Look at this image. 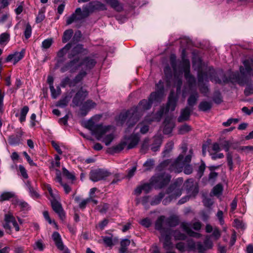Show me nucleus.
<instances>
[{
    "mask_svg": "<svg viewBox=\"0 0 253 253\" xmlns=\"http://www.w3.org/2000/svg\"><path fill=\"white\" fill-rule=\"evenodd\" d=\"M4 219L5 223L3 224V227L6 231H7L8 233H10L11 232V226H10V223L12 224L16 232L20 230L19 226L15 219V218L12 214L8 213L5 214Z\"/></svg>",
    "mask_w": 253,
    "mask_h": 253,
    "instance_id": "obj_14",
    "label": "nucleus"
},
{
    "mask_svg": "<svg viewBox=\"0 0 253 253\" xmlns=\"http://www.w3.org/2000/svg\"><path fill=\"white\" fill-rule=\"evenodd\" d=\"M190 154L185 157L183 154H180L174 160H166L161 163L156 168L159 172H162L163 170H169L170 171H174L179 173L183 170L185 163H190L192 157V151H189Z\"/></svg>",
    "mask_w": 253,
    "mask_h": 253,
    "instance_id": "obj_1",
    "label": "nucleus"
},
{
    "mask_svg": "<svg viewBox=\"0 0 253 253\" xmlns=\"http://www.w3.org/2000/svg\"><path fill=\"white\" fill-rule=\"evenodd\" d=\"M86 75L87 72L85 71H80L72 80V84H74V87L81 82Z\"/></svg>",
    "mask_w": 253,
    "mask_h": 253,
    "instance_id": "obj_38",
    "label": "nucleus"
},
{
    "mask_svg": "<svg viewBox=\"0 0 253 253\" xmlns=\"http://www.w3.org/2000/svg\"><path fill=\"white\" fill-rule=\"evenodd\" d=\"M88 91L81 86L74 96L72 103L76 106H80L88 96Z\"/></svg>",
    "mask_w": 253,
    "mask_h": 253,
    "instance_id": "obj_17",
    "label": "nucleus"
},
{
    "mask_svg": "<svg viewBox=\"0 0 253 253\" xmlns=\"http://www.w3.org/2000/svg\"><path fill=\"white\" fill-rule=\"evenodd\" d=\"M29 108L27 106H25L21 109L19 118V121L21 123H23L25 121L26 117L29 112Z\"/></svg>",
    "mask_w": 253,
    "mask_h": 253,
    "instance_id": "obj_47",
    "label": "nucleus"
},
{
    "mask_svg": "<svg viewBox=\"0 0 253 253\" xmlns=\"http://www.w3.org/2000/svg\"><path fill=\"white\" fill-rule=\"evenodd\" d=\"M14 194L10 192H5L1 193L0 196V201L3 202L4 201L9 200L11 198L14 197Z\"/></svg>",
    "mask_w": 253,
    "mask_h": 253,
    "instance_id": "obj_53",
    "label": "nucleus"
},
{
    "mask_svg": "<svg viewBox=\"0 0 253 253\" xmlns=\"http://www.w3.org/2000/svg\"><path fill=\"white\" fill-rule=\"evenodd\" d=\"M163 136L161 134L155 135L154 137V142L152 144L151 150L153 152L159 150L163 142Z\"/></svg>",
    "mask_w": 253,
    "mask_h": 253,
    "instance_id": "obj_31",
    "label": "nucleus"
},
{
    "mask_svg": "<svg viewBox=\"0 0 253 253\" xmlns=\"http://www.w3.org/2000/svg\"><path fill=\"white\" fill-rule=\"evenodd\" d=\"M103 1L118 12L123 10V5L118 0H103Z\"/></svg>",
    "mask_w": 253,
    "mask_h": 253,
    "instance_id": "obj_34",
    "label": "nucleus"
},
{
    "mask_svg": "<svg viewBox=\"0 0 253 253\" xmlns=\"http://www.w3.org/2000/svg\"><path fill=\"white\" fill-rule=\"evenodd\" d=\"M183 180L182 178L176 179L168 188L166 194L169 196L162 201L163 205L169 204L173 199H175L182 194V185Z\"/></svg>",
    "mask_w": 253,
    "mask_h": 253,
    "instance_id": "obj_4",
    "label": "nucleus"
},
{
    "mask_svg": "<svg viewBox=\"0 0 253 253\" xmlns=\"http://www.w3.org/2000/svg\"><path fill=\"white\" fill-rule=\"evenodd\" d=\"M242 75L241 76L238 72L232 73L228 79L229 82L230 81L232 83H237L240 85L244 86L247 85V86L244 90V93L246 96H249L253 94V84H252L251 79H249L245 73L244 74L241 73ZM251 75V74H249Z\"/></svg>",
    "mask_w": 253,
    "mask_h": 253,
    "instance_id": "obj_3",
    "label": "nucleus"
},
{
    "mask_svg": "<svg viewBox=\"0 0 253 253\" xmlns=\"http://www.w3.org/2000/svg\"><path fill=\"white\" fill-rule=\"evenodd\" d=\"M126 145V142H121L117 145L108 148L107 152L110 154L118 153L122 151Z\"/></svg>",
    "mask_w": 253,
    "mask_h": 253,
    "instance_id": "obj_36",
    "label": "nucleus"
},
{
    "mask_svg": "<svg viewBox=\"0 0 253 253\" xmlns=\"http://www.w3.org/2000/svg\"><path fill=\"white\" fill-rule=\"evenodd\" d=\"M208 74H209L210 80L212 82L219 84H222V83L226 84L229 82L228 79L225 75H223L222 80L219 79L217 76V73H216L215 70L211 67L209 68L208 73L203 72L201 71L200 69H199L197 75L198 85L200 87V92L205 96L207 95L209 92V88L207 86L203 84V83L204 81L207 82L209 81Z\"/></svg>",
    "mask_w": 253,
    "mask_h": 253,
    "instance_id": "obj_2",
    "label": "nucleus"
},
{
    "mask_svg": "<svg viewBox=\"0 0 253 253\" xmlns=\"http://www.w3.org/2000/svg\"><path fill=\"white\" fill-rule=\"evenodd\" d=\"M151 184L155 189H161L169 182L171 176L169 174L162 172L151 177Z\"/></svg>",
    "mask_w": 253,
    "mask_h": 253,
    "instance_id": "obj_7",
    "label": "nucleus"
},
{
    "mask_svg": "<svg viewBox=\"0 0 253 253\" xmlns=\"http://www.w3.org/2000/svg\"><path fill=\"white\" fill-rule=\"evenodd\" d=\"M163 114L162 111H158L155 115L156 117H153V115L147 116L144 121L138 125L137 127L139 126H141L140 132L142 134L146 133L149 130V125L151 124L152 122L154 121H160L161 117Z\"/></svg>",
    "mask_w": 253,
    "mask_h": 253,
    "instance_id": "obj_9",
    "label": "nucleus"
},
{
    "mask_svg": "<svg viewBox=\"0 0 253 253\" xmlns=\"http://www.w3.org/2000/svg\"><path fill=\"white\" fill-rule=\"evenodd\" d=\"M80 67H81V62H80V58L76 57L62 66L60 69V71L61 73H64L67 71H70L71 73H74Z\"/></svg>",
    "mask_w": 253,
    "mask_h": 253,
    "instance_id": "obj_15",
    "label": "nucleus"
},
{
    "mask_svg": "<svg viewBox=\"0 0 253 253\" xmlns=\"http://www.w3.org/2000/svg\"><path fill=\"white\" fill-rule=\"evenodd\" d=\"M206 164H205V162L203 160H201V164L198 167V168L196 170L197 171L196 177L198 179H200L203 175L204 171L206 169Z\"/></svg>",
    "mask_w": 253,
    "mask_h": 253,
    "instance_id": "obj_46",
    "label": "nucleus"
},
{
    "mask_svg": "<svg viewBox=\"0 0 253 253\" xmlns=\"http://www.w3.org/2000/svg\"><path fill=\"white\" fill-rule=\"evenodd\" d=\"M183 70L184 73V77L188 83L190 89H192L196 85V79L190 73V61L187 59L182 58Z\"/></svg>",
    "mask_w": 253,
    "mask_h": 253,
    "instance_id": "obj_11",
    "label": "nucleus"
},
{
    "mask_svg": "<svg viewBox=\"0 0 253 253\" xmlns=\"http://www.w3.org/2000/svg\"><path fill=\"white\" fill-rule=\"evenodd\" d=\"M179 94L176 93L175 94L174 92L172 90L170 91L167 106L168 111H173L175 110Z\"/></svg>",
    "mask_w": 253,
    "mask_h": 253,
    "instance_id": "obj_21",
    "label": "nucleus"
},
{
    "mask_svg": "<svg viewBox=\"0 0 253 253\" xmlns=\"http://www.w3.org/2000/svg\"><path fill=\"white\" fill-rule=\"evenodd\" d=\"M167 226L168 227H174L179 224V218L176 216H170L168 218H166Z\"/></svg>",
    "mask_w": 253,
    "mask_h": 253,
    "instance_id": "obj_39",
    "label": "nucleus"
},
{
    "mask_svg": "<svg viewBox=\"0 0 253 253\" xmlns=\"http://www.w3.org/2000/svg\"><path fill=\"white\" fill-rule=\"evenodd\" d=\"M131 244V241L128 239H123L121 241V247L119 253H128L127 247Z\"/></svg>",
    "mask_w": 253,
    "mask_h": 253,
    "instance_id": "obj_41",
    "label": "nucleus"
},
{
    "mask_svg": "<svg viewBox=\"0 0 253 253\" xmlns=\"http://www.w3.org/2000/svg\"><path fill=\"white\" fill-rule=\"evenodd\" d=\"M155 227L161 234L160 240L165 239L167 235L171 236V230L170 228L167 227L165 216L161 215L158 218L155 222Z\"/></svg>",
    "mask_w": 253,
    "mask_h": 253,
    "instance_id": "obj_8",
    "label": "nucleus"
},
{
    "mask_svg": "<svg viewBox=\"0 0 253 253\" xmlns=\"http://www.w3.org/2000/svg\"><path fill=\"white\" fill-rule=\"evenodd\" d=\"M96 105V103L92 100H87L83 104V106L81 108L82 115L84 116H85L88 111L91 108L95 107Z\"/></svg>",
    "mask_w": 253,
    "mask_h": 253,
    "instance_id": "obj_32",
    "label": "nucleus"
},
{
    "mask_svg": "<svg viewBox=\"0 0 253 253\" xmlns=\"http://www.w3.org/2000/svg\"><path fill=\"white\" fill-rule=\"evenodd\" d=\"M86 17L87 16H85L84 10L83 9L82 10L81 8L78 7L75 10V12L67 18L66 24L70 25L74 22L81 21Z\"/></svg>",
    "mask_w": 253,
    "mask_h": 253,
    "instance_id": "obj_16",
    "label": "nucleus"
},
{
    "mask_svg": "<svg viewBox=\"0 0 253 253\" xmlns=\"http://www.w3.org/2000/svg\"><path fill=\"white\" fill-rule=\"evenodd\" d=\"M72 44L71 42H69L66 44L63 48L60 49L57 52V56L59 58L63 57L66 55L72 47Z\"/></svg>",
    "mask_w": 253,
    "mask_h": 253,
    "instance_id": "obj_42",
    "label": "nucleus"
},
{
    "mask_svg": "<svg viewBox=\"0 0 253 253\" xmlns=\"http://www.w3.org/2000/svg\"><path fill=\"white\" fill-rule=\"evenodd\" d=\"M245 68L242 66L240 67V71L242 74H251L253 71V58L247 59L243 62Z\"/></svg>",
    "mask_w": 253,
    "mask_h": 253,
    "instance_id": "obj_26",
    "label": "nucleus"
},
{
    "mask_svg": "<svg viewBox=\"0 0 253 253\" xmlns=\"http://www.w3.org/2000/svg\"><path fill=\"white\" fill-rule=\"evenodd\" d=\"M129 141L127 146V149H131L134 148L138 143L140 137L138 133L132 134L128 138Z\"/></svg>",
    "mask_w": 253,
    "mask_h": 253,
    "instance_id": "obj_35",
    "label": "nucleus"
},
{
    "mask_svg": "<svg viewBox=\"0 0 253 253\" xmlns=\"http://www.w3.org/2000/svg\"><path fill=\"white\" fill-rule=\"evenodd\" d=\"M221 231L219 230L218 228L215 227L213 228V230L211 237H213L215 240H218L221 237Z\"/></svg>",
    "mask_w": 253,
    "mask_h": 253,
    "instance_id": "obj_61",
    "label": "nucleus"
},
{
    "mask_svg": "<svg viewBox=\"0 0 253 253\" xmlns=\"http://www.w3.org/2000/svg\"><path fill=\"white\" fill-rule=\"evenodd\" d=\"M102 131L95 136L96 139L104 142L106 146L109 145L114 138V128L111 126H103Z\"/></svg>",
    "mask_w": 253,
    "mask_h": 253,
    "instance_id": "obj_6",
    "label": "nucleus"
},
{
    "mask_svg": "<svg viewBox=\"0 0 253 253\" xmlns=\"http://www.w3.org/2000/svg\"><path fill=\"white\" fill-rule=\"evenodd\" d=\"M96 64V60L88 56L84 58V59L81 62V66H84L85 70H91L95 66Z\"/></svg>",
    "mask_w": 253,
    "mask_h": 253,
    "instance_id": "obj_27",
    "label": "nucleus"
},
{
    "mask_svg": "<svg viewBox=\"0 0 253 253\" xmlns=\"http://www.w3.org/2000/svg\"><path fill=\"white\" fill-rule=\"evenodd\" d=\"M103 126L102 125H95L94 121L89 120L85 123V127L91 131L92 134L96 136L100 134V131H102V127Z\"/></svg>",
    "mask_w": 253,
    "mask_h": 253,
    "instance_id": "obj_19",
    "label": "nucleus"
},
{
    "mask_svg": "<svg viewBox=\"0 0 253 253\" xmlns=\"http://www.w3.org/2000/svg\"><path fill=\"white\" fill-rule=\"evenodd\" d=\"M223 190L222 185L221 184H218L213 188L212 192L213 195L218 197L222 195Z\"/></svg>",
    "mask_w": 253,
    "mask_h": 253,
    "instance_id": "obj_49",
    "label": "nucleus"
},
{
    "mask_svg": "<svg viewBox=\"0 0 253 253\" xmlns=\"http://www.w3.org/2000/svg\"><path fill=\"white\" fill-rule=\"evenodd\" d=\"M199 97V94L196 91L191 93L187 100L188 105L190 107L194 106L196 104Z\"/></svg>",
    "mask_w": 253,
    "mask_h": 253,
    "instance_id": "obj_40",
    "label": "nucleus"
},
{
    "mask_svg": "<svg viewBox=\"0 0 253 253\" xmlns=\"http://www.w3.org/2000/svg\"><path fill=\"white\" fill-rule=\"evenodd\" d=\"M101 238L103 240V243L106 247H111L113 246V235L112 234L110 236H102Z\"/></svg>",
    "mask_w": 253,
    "mask_h": 253,
    "instance_id": "obj_52",
    "label": "nucleus"
},
{
    "mask_svg": "<svg viewBox=\"0 0 253 253\" xmlns=\"http://www.w3.org/2000/svg\"><path fill=\"white\" fill-rule=\"evenodd\" d=\"M154 165V161L153 159L147 160L143 164V166L146 168V170L151 169Z\"/></svg>",
    "mask_w": 253,
    "mask_h": 253,
    "instance_id": "obj_64",
    "label": "nucleus"
},
{
    "mask_svg": "<svg viewBox=\"0 0 253 253\" xmlns=\"http://www.w3.org/2000/svg\"><path fill=\"white\" fill-rule=\"evenodd\" d=\"M193 170V167L189 163H185L184 167H183V170L184 173L186 174H190L192 173Z\"/></svg>",
    "mask_w": 253,
    "mask_h": 253,
    "instance_id": "obj_63",
    "label": "nucleus"
},
{
    "mask_svg": "<svg viewBox=\"0 0 253 253\" xmlns=\"http://www.w3.org/2000/svg\"><path fill=\"white\" fill-rule=\"evenodd\" d=\"M69 85L70 87H74V84H72V80H71L69 77H66L63 79L60 83V86L62 87H65Z\"/></svg>",
    "mask_w": 253,
    "mask_h": 253,
    "instance_id": "obj_50",
    "label": "nucleus"
},
{
    "mask_svg": "<svg viewBox=\"0 0 253 253\" xmlns=\"http://www.w3.org/2000/svg\"><path fill=\"white\" fill-rule=\"evenodd\" d=\"M164 128L163 130L164 133L165 134H169L171 133L174 124L169 118H166L164 121Z\"/></svg>",
    "mask_w": 253,
    "mask_h": 253,
    "instance_id": "obj_37",
    "label": "nucleus"
},
{
    "mask_svg": "<svg viewBox=\"0 0 253 253\" xmlns=\"http://www.w3.org/2000/svg\"><path fill=\"white\" fill-rule=\"evenodd\" d=\"M159 102L157 99H155L154 97H153L152 98H150V95L149 96L148 98V100H147L146 99H143L141 100L138 105L135 107H134L132 109V110L134 111V112H136V114L139 117V113L141 111L147 110L149 109L153 103L155 102Z\"/></svg>",
    "mask_w": 253,
    "mask_h": 253,
    "instance_id": "obj_12",
    "label": "nucleus"
},
{
    "mask_svg": "<svg viewBox=\"0 0 253 253\" xmlns=\"http://www.w3.org/2000/svg\"><path fill=\"white\" fill-rule=\"evenodd\" d=\"M132 109L125 112H122L116 118L117 124L123 125L126 121L128 126V128L132 127L138 121L139 117L135 114Z\"/></svg>",
    "mask_w": 253,
    "mask_h": 253,
    "instance_id": "obj_5",
    "label": "nucleus"
},
{
    "mask_svg": "<svg viewBox=\"0 0 253 253\" xmlns=\"http://www.w3.org/2000/svg\"><path fill=\"white\" fill-rule=\"evenodd\" d=\"M52 238L57 248L61 251L64 250V246L59 233L57 232H54L52 235Z\"/></svg>",
    "mask_w": 253,
    "mask_h": 253,
    "instance_id": "obj_33",
    "label": "nucleus"
},
{
    "mask_svg": "<svg viewBox=\"0 0 253 253\" xmlns=\"http://www.w3.org/2000/svg\"><path fill=\"white\" fill-rule=\"evenodd\" d=\"M163 240V248L166 253H176L174 251V246L171 241V236L167 235Z\"/></svg>",
    "mask_w": 253,
    "mask_h": 253,
    "instance_id": "obj_25",
    "label": "nucleus"
},
{
    "mask_svg": "<svg viewBox=\"0 0 253 253\" xmlns=\"http://www.w3.org/2000/svg\"><path fill=\"white\" fill-rule=\"evenodd\" d=\"M80 198L79 197H76L75 198V201L79 204V207L81 209H84L86 207V205L91 202V198H88L85 199H84L80 201Z\"/></svg>",
    "mask_w": 253,
    "mask_h": 253,
    "instance_id": "obj_43",
    "label": "nucleus"
},
{
    "mask_svg": "<svg viewBox=\"0 0 253 253\" xmlns=\"http://www.w3.org/2000/svg\"><path fill=\"white\" fill-rule=\"evenodd\" d=\"M10 40V34L7 32L0 35V44H6Z\"/></svg>",
    "mask_w": 253,
    "mask_h": 253,
    "instance_id": "obj_51",
    "label": "nucleus"
},
{
    "mask_svg": "<svg viewBox=\"0 0 253 253\" xmlns=\"http://www.w3.org/2000/svg\"><path fill=\"white\" fill-rule=\"evenodd\" d=\"M25 54V49H22L20 52H15L14 54H9L6 58L5 62H8L13 60V64H15L21 60Z\"/></svg>",
    "mask_w": 253,
    "mask_h": 253,
    "instance_id": "obj_22",
    "label": "nucleus"
},
{
    "mask_svg": "<svg viewBox=\"0 0 253 253\" xmlns=\"http://www.w3.org/2000/svg\"><path fill=\"white\" fill-rule=\"evenodd\" d=\"M181 228L187 233V234L191 237H195L196 238H200L201 237V234L192 231L190 228V225L186 222H182L180 225Z\"/></svg>",
    "mask_w": 253,
    "mask_h": 253,
    "instance_id": "obj_28",
    "label": "nucleus"
},
{
    "mask_svg": "<svg viewBox=\"0 0 253 253\" xmlns=\"http://www.w3.org/2000/svg\"><path fill=\"white\" fill-rule=\"evenodd\" d=\"M164 91L163 83L162 81H160L158 84H156V91L150 94V98L154 97L159 101H161L163 97Z\"/></svg>",
    "mask_w": 253,
    "mask_h": 253,
    "instance_id": "obj_20",
    "label": "nucleus"
},
{
    "mask_svg": "<svg viewBox=\"0 0 253 253\" xmlns=\"http://www.w3.org/2000/svg\"><path fill=\"white\" fill-rule=\"evenodd\" d=\"M173 236L174 239L176 240H184L186 238L185 234L181 233L179 231L175 230L173 232L171 231V235Z\"/></svg>",
    "mask_w": 253,
    "mask_h": 253,
    "instance_id": "obj_55",
    "label": "nucleus"
},
{
    "mask_svg": "<svg viewBox=\"0 0 253 253\" xmlns=\"http://www.w3.org/2000/svg\"><path fill=\"white\" fill-rule=\"evenodd\" d=\"M53 43V40L51 38L44 40L42 42V47L43 49L49 48Z\"/></svg>",
    "mask_w": 253,
    "mask_h": 253,
    "instance_id": "obj_62",
    "label": "nucleus"
},
{
    "mask_svg": "<svg viewBox=\"0 0 253 253\" xmlns=\"http://www.w3.org/2000/svg\"><path fill=\"white\" fill-rule=\"evenodd\" d=\"M212 107V103L206 101H202L199 105V110L203 112L210 110Z\"/></svg>",
    "mask_w": 253,
    "mask_h": 253,
    "instance_id": "obj_44",
    "label": "nucleus"
},
{
    "mask_svg": "<svg viewBox=\"0 0 253 253\" xmlns=\"http://www.w3.org/2000/svg\"><path fill=\"white\" fill-rule=\"evenodd\" d=\"M87 51V50L84 48L83 45L81 44H78L74 47L68 54V57L69 59H72L79 54Z\"/></svg>",
    "mask_w": 253,
    "mask_h": 253,
    "instance_id": "obj_24",
    "label": "nucleus"
},
{
    "mask_svg": "<svg viewBox=\"0 0 253 253\" xmlns=\"http://www.w3.org/2000/svg\"><path fill=\"white\" fill-rule=\"evenodd\" d=\"M213 101L217 104H219L223 101L221 93L219 91H216L214 92Z\"/></svg>",
    "mask_w": 253,
    "mask_h": 253,
    "instance_id": "obj_57",
    "label": "nucleus"
},
{
    "mask_svg": "<svg viewBox=\"0 0 253 253\" xmlns=\"http://www.w3.org/2000/svg\"><path fill=\"white\" fill-rule=\"evenodd\" d=\"M22 135V131L21 130H18L17 131L15 134H13L9 136V143L11 145H15L19 144Z\"/></svg>",
    "mask_w": 253,
    "mask_h": 253,
    "instance_id": "obj_29",
    "label": "nucleus"
},
{
    "mask_svg": "<svg viewBox=\"0 0 253 253\" xmlns=\"http://www.w3.org/2000/svg\"><path fill=\"white\" fill-rule=\"evenodd\" d=\"M186 187L188 193L195 196L199 192L198 184L194 182L192 179H188L186 182Z\"/></svg>",
    "mask_w": 253,
    "mask_h": 253,
    "instance_id": "obj_23",
    "label": "nucleus"
},
{
    "mask_svg": "<svg viewBox=\"0 0 253 253\" xmlns=\"http://www.w3.org/2000/svg\"><path fill=\"white\" fill-rule=\"evenodd\" d=\"M174 84L176 87V93L180 94L181 91V87L182 84V81L181 78L174 76Z\"/></svg>",
    "mask_w": 253,
    "mask_h": 253,
    "instance_id": "obj_54",
    "label": "nucleus"
},
{
    "mask_svg": "<svg viewBox=\"0 0 253 253\" xmlns=\"http://www.w3.org/2000/svg\"><path fill=\"white\" fill-rule=\"evenodd\" d=\"M110 174V172L104 169H93L90 171L89 179L93 182H97L105 179Z\"/></svg>",
    "mask_w": 253,
    "mask_h": 253,
    "instance_id": "obj_13",
    "label": "nucleus"
},
{
    "mask_svg": "<svg viewBox=\"0 0 253 253\" xmlns=\"http://www.w3.org/2000/svg\"><path fill=\"white\" fill-rule=\"evenodd\" d=\"M165 195V194L164 192H160L158 195L154 196L150 201L151 205L155 206L160 204Z\"/></svg>",
    "mask_w": 253,
    "mask_h": 253,
    "instance_id": "obj_45",
    "label": "nucleus"
},
{
    "mask_svg": "<svg viewBox=\"0 0 253 253\" xmlns=\"http://www.w3.org/2000/svg\"><path fill=\"white\" fill-rule=\"evenodd\" d=\"M191 130V127L189 125L184 124L179 127L178 132L179 134H183L190 131Z\"/></svg>",
    "mask_w": 253,
    "mask_h": 253,
    "instance_id": "obj_58",
    "label": "nucleus"
},
{
    "mask_svg": "<svg viewBox=\"0 0 253 253\" xmlns=\"http://www.w3.org/2000/svg\"><path fill=\"white\" fill-rule=\"evenodd\" d=\"M45 9L41 8L39 10L38 14L36 18V22L39 23L42 22L45 18Z\"/></svg>",
    "mask_w": 253,
    "mask_h": 253,
    "instance_id": "obj_56",
    "label": "nucleus"
},
{
    "mask_svg": "<svg viewBox=\"0 0 253 253\" xmlns=\"http://www.w3.org/2000/svg\"><path fill=\"white\" fill-rule=\"evenodd\" d=\"M50 202L53 210L58 215L62 220H64L65 214L61 203L57 200V198L51 199Z\"/></svg>",
    "mask_w": 253,
    "mask_h": 253,
    "instance_id": "obj_18",
    "label": "nucleus"
},
{
    "mask_svg": "<svg viewBox=\"0 0 253 253\" xmlns=\"http://www.w3.org/2000/svg\"><path fill=\"white\" fill-rule=\"evenodd\" d=\"M73 34V30L72 29H68L64 31L62 37V42L66 43L69 41Z\"/></svg>",
    "mask_w": 253,
    "mask_h": 253,
    "instance_id": "obj_48",
    "label": "nucleus"
},
{
    "mask_svg": "<svg viewBox=\"0 0 253 253\" xmlns=\"http://www.w3.org/2000/svg\"><path fill=\"white\" fill-rule=\"evenodd\" d=\"M83 9L84 10V13L85 16L87 17L89 15L90 13L93 12L95 11H104L107 9V7L104 3L101 1L95 0L92 1L88 4L84 5Z\"/></svg>",
    "mask_w": 253,
    "mask_h": 253,
    "instance_id": "obj_10",
    "label": "nucleus"
},
{
    "mask_svg": "<svg viewBox=\"0 0 253 253\" xmlns=\"http://www.w3.org/2000/svg\"><path fill=\"white\" fill-rule=\"evenodd\" d=\"M192 110L188 107L181 110L180 115L177 119V121L179 123L187 121L189 119Z\"/></svg>",
    "mask_w": 253,
    "mask_h": 253,
    "instance_id": "obj_30",
    "label": "nucleus"
},
{
    "mask_svg": "<svg viewBox=\"0 0 253 253\" xmlns=\"http://www.w3.org/2000/svg\"><path fill=\"white\" fill-rule=\"evenodd\" d=\"M62 173L63 175L66 177L68 179L71 180H74L75 179V176L74 173L70 172L65 168H63L62 169Z\"/></svg>",
    "mask_w": 253,
    "mask_h": 253,
    "instance_id": "obj_59",
    "label": "nucleus"
},
{
    "mask_svg": "<svg viewBox=\"0 0 253 253\" xmlns=\"http://www.w3.org/2000/svg\"><path fill=\"white\" fill-rule=\"evenodd\" d=\"M32 34V27L29 23H27L24 32V35L26 39L30 38Z\"/></svg>",
    "mask_w": 253,
    "mask_h": 253,
    "instance_id": "obj_60",
    "label": "nucleus"
}]
</instances>
